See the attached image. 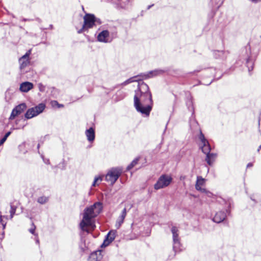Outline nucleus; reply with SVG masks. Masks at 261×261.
Returning <instances> with one entry per match:
<instances>
[{"label":"nucleus","instance_id":"1","mask_svg":"<svg viewBox=\"0 0 261 261\" xmlns=\"http://www.w3.org/2000/svg\"><path fill=\"white\" fill-rule=\"evenodd\" d=\"M134 102L138 112L149 115L151 110L152 98L148 85L144 82L138 84V90L135 91Z\"/></svg>","mask_w":261,"mask_h":261},{"label":"nucleus","instance_id":"2","mask_svg":"<svg viewBox=\"0 0 261 261\" xmlns=\"http://www.w3.org/2000/svg\"><path fill=\"white\" fill-rule=\"evenodd\" d=\"M102 208V203L96 202L84 210L80 223V227L82 231L90 233L94 230L96 226L94 218L101 212Z\"/></svg>","mask_w":261,"mask_h":261},{"label":"nucleus","instance_id":"3","mask_svg":"<svg viewBox=\"0 0 261 261\" xmlns=\"http://www.w3.org/2000/svg\"><path fill=\"white\" fill-rule=\"evenodd\" d=\"M84 24L82 28L77 31V33H82L90 28H92L95 25L96 18L92 14L86 13L84 17Z\"/></svg>","mask_w":261,"mask_h":261},{"label":"nucleus","instance_id":"4","mask_svg":"<svg viewBox=\"0 0 261 261\" xmlns=\"http://www.w3.org/2000/svg\"><path fill=\"white\" fill-rule=\"evenodd\" d=\"M172 181V177L169 175H162L156 184L154 185V188L155 190H159L168 187Z\"/></svg>","mask_w":261,"mask_h":261},{"label":"nucleus","instance_id":"5","mask_svg":"<svg viewBox=\"0 0 261 261\" xmlns=\"http://www.w3.org/2000/svg\"><path fill=\"white\" fill-rule=\"evenodd\" d=\"M45 108V105L43 103H41L35 107L29 109L25 114V117L27 119H31L36 117L43 112Z\"/></svg>","mask_w":261,"mask_h":261},{"label":"nucleus","instance_id":"6","mask_svg":"<svg viewBox=\"0 0 261 261\" xmlns=\"http://www.w3.org/2000/svg\"><path fill=\"white\" fill-rule=\"evenodd\" d=\"M160 71L159 70H154L148 72L147 74H144L143 75H138L136 76H134L131 77L123 83V85H125L126 84L131 83L134 82H138L139 81H141L142 79H146L147 78L153 77L155 75H158L160 73Z\"/></svg>","mask_w":261,"mask_h":261},{"label":"nucleus","instance_id":"7","mask_svg":"<svg viewBox=\"0 0 261 261\" xmlns=\"http://www.w3.org/2000/svg\"><path fill=\"white\" fill-rule=\"evenodd\" d=\"M121 174V171L117 169H112L106 175V180L111 184H114Z\"/></svg>","mask_w":261,"mask_h":261},{"label":"nucleus","instance_id":"8","mask_svg":"<svg viewBox=\"0 0 261 261\" xmlns=\"http://www.w3.org/2000/svg\"><path fill=\"white\" fill-rule=\"evenodd\" d=\"M171 232L172 233V238L173 241V248L175 252L180 251V244L179 238L178 237V230L175 227L173 226L171 228Z\"/></svg>","mask_w":261,"mask_h":261},{"label":"nucleus","instance_id":"9","mask_svg":"<svg viewBox=\"0 0 261 261\" xmlns=\"http://www.w3.org/2000/svg\"><path fill=\"white\" fill-rule=\"evenodd\" d=\"M31 50H28L25 55L22 56L19 59V64L21 70L24 69L28 66L30 64V56L31 55Z\"/></svg>","mask_w":261,"mask_h":261},{"label":"nucleus","instance_id":"10","mask_svg":"<svg viewBox=\"0 0 261 261\" xmlns=\"http://www.w3.org/2000/svg\"><path fill=\"white\" fill-rule=\"evenodd\" d=\"M27 108V106L25 103H22L17 106L14 108L11 112V115L9 117L10 120L14 119L16 116L21 114Z\"/></svg>","mask_w":261,"mask_h":261},{"label":"nucleus","instance_id":"11","mask_svg":"<svg viewBox=\"0 0 261 261\" xmlns=\"http://www.w3.org/2000/svg\"><path fill=\"white\" fill-rule=\"evenodd\" d=\"M199 138L201 142V148L202 152L205 154L210 153L211 150L210 144L201 132L200 133Z\"/></svg>","mask_w":261,"mask_h":261},{"label":"nucleus","instance_id":"12","mask_svg":"<svg viewBox=\"0 0 261 261\" xmlns=\"http://www.w3.org/2000/svg\"><path fill=\"white\" fill-rule=\"evenodd\" d=\"M206 180L201 176H197L195 184V189L196 190L201 192L204 191Z\"/></svg>","mask_w":261,"mask_h":261},{"label":"nucleus","instance_id":"13","mask_svg":"<svg viewBox=\"0 0 261 261\" xmlns=\"http://www.w3.org/2000/svg\"><path fill=\"white\" fill-rule=\"evenodd\" d=\"M116 232L115 231H111L107 234L106 239L101 245V247L108 246L115 238Z\"/></svg>","mask_w":261,"mask_h":261},{"label":"nucleus","instance_id":"14","mask_svg":"<svg viewBox=\"0 0 261 261\" xmlns=\"http://www.w3.org/2000/svg\"><path fill=\"white\" fill-rule=\"evenodd\" d=\"M109 35L108 31H102L98 35L97 40L101 42L107 43L109 42Z\"/></svg>","mask_w":261,"mask_h":261},{"label":"nucleus","instance_id":"15","mask_svg":"<svg viewBox=\"0 0 261 261\" xmlns=\"http://www.w3.org/2000/svg\"><path fill=\"white\" fill-rule=\"evenodd\" d=\"M34 87L33 84L29 82H25L20 85L19 90L22 92H28Z\"/></svg>","mask_w":261,"mask_h":261},{"label":"nucleus","instance_id":"16","mask_svg":"<svg viewBox=\"0 0 261 261\" xmlns=\"http://www.w3.org/2000/svg\"><path fill=\"white\" fill-rule=\"evenodd\" d=\"M102 258L101 251L97 250L90 254L89 257V261H99Z\"/></svg>","mask_w":261,"mask_h":261},{"label":"nucleus","instance_id":"17","mask_svg":"<svg viewBox=\"0 0 261 261\" xmlns=\"http://www.w3.org/2000/svg\"><path fill=\"white\" fill-rule=\"evenodd\" d=\"M85 135L89 142H93L95 139V130L93 127H90L85 131Z\"/></svg>","mask_w":261,"mask_h":261},{"label":"nucleus","instance_id":"18","mask_svg":"<svg viewBox=\"0 0 261 261\" xmlns=\"http://www.w3.org/2000/svg\"><path fill=\"white\" fill-rule=\"evenodd\" d=\"M126 215V208H123L120 215L118 217L116 222V227L117 228H119L121 224L123 223L124 220Z\"/></svg>","mask_w":261,"mask_h":261},{"label":"nucleus","instance_id":"19","mask_svg":"<svg viewBox=\"0 0 261 261\" xmlns=\"http://www.w3.org/2000/svg\"><path fill=\"white\" fill-rule=\"evenodd\" d=\"M226 218V214L224 212L220 211L217 212L213 218V221L216 223L222 222Z\"/></svg>","mask_w":261,"mask_h":261},{"label":"nucleus","instance_id":"20","mask_svg":"<svg viewBox=\"0 0 261 261\" xmlns=\"http://www.w3.org/2000/svg\"><path fill=\"white\" fill-rule=\"evenodd\" d=\"M206 156L205 160L209 165H211L217 157V154L215 153H208Z\"/></svg>","mask_w":261,"mask_h":261},{"label":"nucleus","instance_id":"21","mask_svg":"<svg viewBox=\"0 0 261 261\" xmlns=\"http://www.w3.org/2000/svg\"><path fill=\"white\" fill-rule=\"evenodd\" d=\"M101 181H102V177L101 176H96L94 178V180L92 185V186L95 187V186L98 185Z\"/></svg>","mask_w":261,"mask_h":261},{"label":"nucleus","instance_id":"22","mask_svg":"<svg viewBox=\"0 0 261 261\" xmlns=\"http://www.w3.org/2000/svg\"><path fill=\"white\" fill-rule=\"evenodd\" d=\"M50 104L53 108H63L64 106L62 104H59L56 100H52L50 101Z\"/></svg>","mask_w":261,"mask_h":261},{"label":"nucleus","instance_id":"23","mask_svg":"<svg viewBox=\"0 0 261 261\" xmlns=\"http://www.w3.org/2000/svg\"><path fill=\"white\" fill-rule=\"evenodd\" d=\"M138 161H139L138 158H136L135 160H134L132 162V163L127 166V169L129 170L131 169L132 168H133L137 164Z\"/></svg>","mask_w":261,"mask_h":261},{"label":"nucleus","instance_id":"24","mask_svg":"<svg viewBox=\"0 0 261 261\" xmlns=\"http://www.w3.org/2000/svg\"><path fill=\"white\" fill-rule=\"evenodd\" d=\"M48 200V198L45 196H41L38 198L37 201L40 204H44Z\"/></svg>","mask_w":261,"mask_h":261},{"label":"nucleus","instance_id":"25","mask_svg":"<svg viewBox=\"0 0 261 261\" xmlns=\"http://www.w3.org/2000/svg\"><path fill=\"white\" fill-rule=\"evenodd\" d=\"M201 193L204 194V195L208 197L211 198L213 196V194L211 192L206 190V189H204V191H202Z\"/></svg>","mask_w":261,"mask_h":261},{"label":"nucleus","instance_id":"26","mask_svg":"<svg viewBox=\"0 0 261 261\" xmlns=\"http://www.w3.org/2000/svg\"><path fill=\"white\" fill-rule=\"evenodd\" d=\"M16 212V207L14 206H11V209L10 211V218L12 219L14 215Z\"/></svg>","mask_w":261,"mask_h":261},{"label":"nucleus","instance_id":"27","mask_svg":"<svg viewBox=\"0 0 261 261\" xmlns=\"http://www.w3.org/2000/svg\"><path fill=\"white\" fill-rule=\"evenodd\" d=\"M4 216H0V222L3 226V228L4 229L6 227V222H4L3 220V218H4Z\"/></svg>","mask_w":261,"mask_h":261},{"label":"nucleus","instance_id":"28","mask_svg":"<svg viewBox=\"0 0 261 261\" xmlns=\"http://www.w3.org/2000/svg\"><path fill=\"white\" fill-rule=\"evenodd\" d=\"M38 88L40 91H44L45 90V87L41 83L38 84Z\"/></svg>","mask_w":261,"mask_h":261},{"label":"nucleus","instance_id":"29","mask_svg":"<svg viewBox=\"0 0 261 261\" xmlns=\"http://www.w3.org/2000/svg\"><path fill=\"white\" fill-rule=\"evenodd\" d=\"M35 228H36V227H35V225L33 224H32V227L29 229V231L32 234H35Z\"/></svg>","mask_w":261,"mask_h":261},{"label":"nucleus","instance_id":"30","mask_svg":"<svg viewBox=\"0 0 261 261\" xmlns=\"http://www.w3.org/2000/svg\"><path fill=\"white\" fill-rule=\"evenodd\" d=\"M6 139H5V138H3V139H1V140L0 141V145H2L4 144V143L6 141Z\"/></svg>","mask_w":261,"mask_h":261},{"label":"nucleus","instance_id":"31","mask_svg":"<svg viewBox=\"0 0 261 261\" xmlns=\"http://www.w3.org/2000/svg\"><path fill=\"white\" fill-rule=\"evenodd\" d=\"M81 247L83 250H85L86 248H88V246H86L85 245H84V247H83V246L81 245Z\"/></svg>","mask_w":261,"mask_h":261},{"label":"nucleus","instance_id":"32","mask_svg":"<svg viewBox=\"0 0 261 261\" xmlns=\"http://www.w3.org/2000/svg\"><path fill=\"white\" fill-rule=\"evenodd\" d=\"M11 133V132H8L5 134V135L7 136V137H9Z\"/></svg>","mask_w":261,"mask_h":261},{"label":"nucleus","instance_id":"33","mask_svg":"<svg viewBox=\"0 0 261 261\" xmlns=\"http://www.w3.org/2000/svg\"><path fill=\"white\" fill-rule=\"evenodd\" d=\"M251 166H252V163H249V164H248V165L247 166V167H251Z\"/></svg>","mask_w":261,"mask_h":261},{"label":"nucleus","instance_id":"34","mask_svg":"<svg viewBox=\"0 0 261 261\" xmlns=\"http://www.w3.org/2000/svg\"><path fill=\"white\" fill-rule=\"evenodd\" d=\"M253 69V67L251 66V68L249 67V70L250 71L251 70H252Z\"/></svg>","mask_w":261,"mask_h":261},{"label":"nucleus","instance_id":"35","mask_svg":"<svg viewBox=\"0 0 261 261\" xmlns=\"http://www.w3.org/2000/svg\"><path fill=\"white\" fill-rule=\"evenodd\" d=\"M8 137H7V136L5 135V136H4L3 138H5V139H6V140H7V138H8Z\"/></svg>","mask_w":261,"mask_h":261},{"label":"nucleus","instance_id":"36","mask_svg":"<svg viewBox=\"0 0 261 261\" xmlns=\"http://www.w3.org/2000/svg\"><path fill=\"white\" fill-rule=\"evenodd\" d=\"M44 162H45V163H46V164H47V163H48V160H47V161H44Z\"/></svg>","mask_w":261,"mask_h":261},{"label":"nucleus","instance_id":"37","mask_svg":"<svg viewBox=\"0 0 261 261\" xmlns=\"http://www.w3.org/2000/svg\"><path fill=\"white\" fill-rule=\"evenodd\" d=\"M259 149H261V145H260L259 146Z\"/></svg>","mask_w":261,"mask_h":261}]
</instances>
